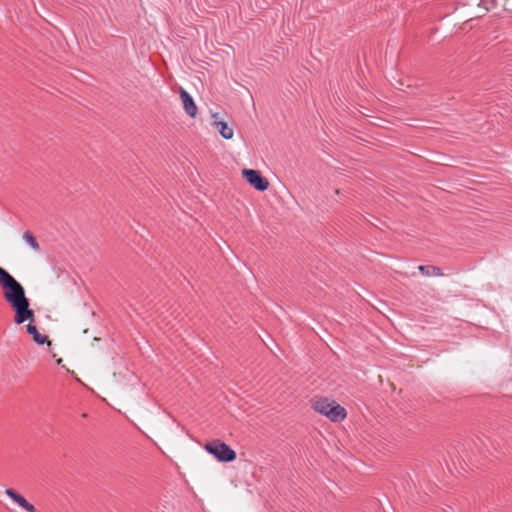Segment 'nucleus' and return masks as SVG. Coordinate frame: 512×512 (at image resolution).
Segmentation results:
<instances>
[{"label":"nucleus","instance_id":"nucleus-1","mask_svg":"<svg viewBox=\"0 0 512 512\" xmlns=\"http://www.w3.org/2000/svg\"><path fill=\"white\" fill-rule=\"evenodd\" d=\"M0 286L6 302L15 312L14 322L17 325L34 320V312L29 307L23 286L4 268L0 267Z\"/></svg>","mask_w":512,"mask_h":512},{"label":"nucleus","instance_id":"nucleus-2","mask_svg":"<svg viewBox=\"0 0 512 512\" xmlns=\"http://www.w3.org/2000/svg\"><path fill=\"white\" fill-rule=\"evenodd\" d=\"M314 412L325 417L332 423L343 422L347 417L346 409L336 400L329 397H316L311 402Z\"/></svg>","mask_w":512,"mask_h":512},{"label":"nucleus","instance_id":"nucleus-3","mask_svg":"<svg viewBox=\"0 0 512 512\" xmlns=\"http://www.w3.org/2000/svg\"><path fill=\"white\" fill-rule=\"evenodd\" d=\"M176 425V420L170 414L162 412L153 418L149 431L160 440H168Z\"/></svg>","mask_w":512,"mask_h":512},{"label":"nucleus","instance_id":"nucleus-4","mask_svg":"<svg viewBox=\"0 0 512 512\" xmlns=\"http://www.w3.org/2000/svg\"><path fill=\"white\" fill-rule=\"evenodd\" d=\"M204 449L219 462H232L237 457L236 452L228 444L218 439L207 442Z\"/></svg>","mask_w":512,"mask_h":512},{"label":"nucleus","instance_id":"nucleus-5","mask_svg":"<svg viewBox=\"0 0 512 512\" xmlns=\"http://www.w3.org/2000/svg\"><path fill=\"white\" fill-rule=\"evenodd\" d=\"M242 176L250 186L258 191H265L269 187V181L258 170L244 169Z\"/></svg>","mask_w":512,"mask_h":512},{"label":"nucleus","instance_id":"nucleus-6","mask_svg":"<svg viewBox=\"0 0 512 512\" xmlns=\"http://www.w3.org/2000/svg\"><path fill=\"white\" fill-rule=\"evenodd\" d=\"M5 495L9 497L17 506L25 512H38L35 506L30 503L23 495L15 490L8 488L4 491Z\"/></svg>","mask_w":512,"mask_h":512},{"label":"nucleus","instance_id":"nucleus-7","mask_svg":"<svg viewBox=\"0 0 512 512\" xmlns=\"http://www.w3.org/2000/svg\"><path fill=\"white\" fill-rule=\"evenodd\" d=\"M213 118L212 126L218 130L221 137L225 140L232 139L234 136L233 128L226 121L218 120V113H214Z\"/></svg>","mask_w":512,"mask_h":512},{"label":"nucleus","instance_id":"nucleus-8","mask_svg":"<svg viewBox=\"0 0 512 512\" xmlns=\"http://www.w3.org/2000/svg\"><path fill=\"white\" fill-rule=\"evenodd\" d=\"M180 98L183 103V108L187 115H189L192 118H195L198 112L197 106L192 98V96L185 90L180 89Z\"/></svg>","mask_w":512,"mask_h":512},{"label":"nucleus","instance_id":"nucleus-9","mask_svg":"<svg viewBox=\"0 0 512 512\" xmlns=\"http://www.w3.org/2000/svg\"><path fill=\"white\" fill-rule=\"evenodd\" d=\"M26 331L33 337V340L36 344L42 345L47 342V337L43 334H40L36 326L32 325L30 321L26 327Z\"/></svg>","mask_w":512,"mask_h":512},{"label":"nucleus","instance_id":"nucleus-10","mask_svg":"<svg viewBox=\"0 0 512 512\" xmlns=\"http://www.w3.org/2000/svg\"><path fill=\"white\" fill-rule=\"evenodd\" d=\"M419 271L425 276H440L442 275L441 270L435 266H424L418 267Z\"/></svg>","mask_w":512,"mask_h":512},{"label":"nucleus","instance_id":"nucleus-11","mask_svg":"<svg viewBox=\"0 0 512 512\" xmlns=\"http://www.w3.org/2000/svg\"><path fill=\"white\" fill-rule=\"evenodd\" d=\"M23 239L33 250H39V244L36 238L30 232H25L23 234Z\"/></svg>","mask_w":512,"mask_h":512},{"label":"nucleus","instance_id":"nucleus-12","mask_svg":"<svg viewBox=\"0 0 512 512\" xmlns=\"http://www.w3.org/2000/svg\"><path fill=\"white\" fill-rule=\"evenodd\" d=\"M123 377L131 384H135L137 382V377L136 375L131 372V371H125V373L123 374Z\"/></svg>","mask_w":512,"mask_h":512}]
</instances>
